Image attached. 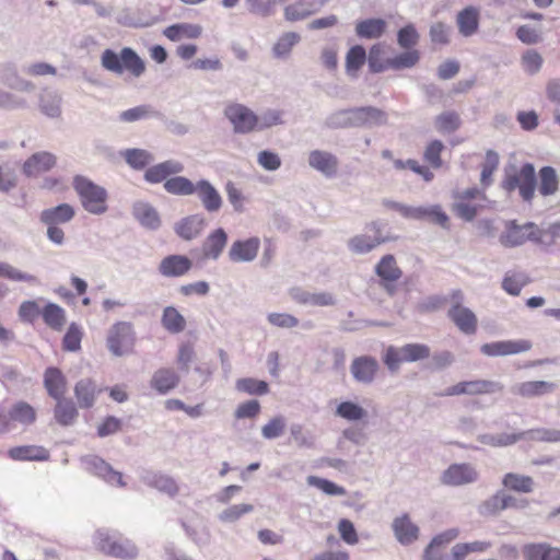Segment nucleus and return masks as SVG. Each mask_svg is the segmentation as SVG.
<instances>
[{"instance_id":"1","label":"nucleus","mask_w":560,"mask_h":560,"mask_svg":"<svg viewBox=\"0 0 560 560\" xmlns=\"http://www.w3.org/2000/svg\"><path fill=\"white\" fill-rule=\"evenodd\" d=\"M501 186L506 191H513L518 188L520 196L526 202H530L535 196L537 187V177L535 167L532 163H525L520 171L515 165H509L504 170V179Z\"/></svg>"},{"instance_id":"2","label":"nucleus","mask_w":560,"mask_h":560,"mask_svg":"<svg viewBox=\"0 0 560 560\" xmlns=\"http://www.w3.org/2000/svg\"><path fill=\"white\" fill-rule=\"evenodd\" d=\"M101 63L106 70L121 74L124 71L138 78L145 71L144 61L138 54L129 48H122L120 54H116L112 49H105L101 57Z\"/></svg>"},{"instance_id":"3","label":"nucleus","mask_w":560,"mask_h":560,"mask_svg":"<svg viewBox=\"0 0 560 560\" xmlns=\"http://www.w3.org/2000/svg\"><path fill=\"white\" fill-rule=\"evenodd\" d=\"M73 188L80 197L83 208L90 213L101 214L107 210V191L89 178L77 175Z\"/></svg>"},{"instance_id":"4","label":"nucleus","mask_w":560,"mask_h":560,"mask_svg":"<svg viewBox=\"0 0 560 560\" xmlns=\"http://www.w3.org/2000/svg\"><path fill=\"white\" fill-rule=\"evenodd\" d=\"M453 198L455 199L453 212L466 221L474 220L487 207L486 194L477 188L456 191Z\"/></svg>"},{"instance_id":"5","label":"nucleus","mask_w":560,"mask_h":560,"mask_svg":"<svg viewBox=\"0 0 560 560\" xmlns=\"http://www.w3.org/2000/svg\"><path fill=\"white\" fill-rule=\"evenodd\" d=\"M541 234V230L533 222L518 225L512 221L508 224L506 232L500 236V242L506 247L520 246L526 241L540 243Z\"/></svg>"},{"instance_id":"6","label":"nucleus","mask_w":560,"mask_h":560,"mask_svg":"<svg viewBox=\"0 0 560 560\" xmlns=\"http://www.w3.org/2000/svg\"><path fill=\"white\" fill-rule=\"evenodd\" d=\"M97 549L104 555L115 558L132 559L137 556L135 545L128 539L105 532L97 534Z\"/></svg>"},{"instance_id":"7","label":"nucleus","mask_w":560,"mask_h":560,"mask_svg":"<svg viewBox=\"0 0 560 560\" xmlns=\"http://www.w3.org/2000/svg\"><path fill=\"white\" fill-rule=\"evenodd\" d=\"M224 114L233 125L235 132L248 133L258 129L259 117L242 104L234 103L228 105Z\"/></svg>"},{"instance_id":"8","label":"nucleus","mask_w":560,"mask_h":560,"mask_svg":"<svg viewBox=\"0 0 560 560\" xmlns=\"http://www.w3.org/2000/svg\"><path fill=\"white\" fill-rule=\"evenodd\" d=\"M133 345L132 325L120 322L109 330L107 346L113 354L122 355Z\"/></svg>"},{"instance_id":"9","label":"nucleus","mask_w":560,"mask_h":560,"mask_svg":"<svg viewBox=\"0 0 560 560\" xmlns=\"http://www.w3.org/2000/svg\"><path fill=\"white\" fill-rule=\"evenodd\" d=\"M462 299L460 292L453 294L454 304L448 310V317L456 327L464 334H474L477 328V317L469 308L459 303Z\"/></svg>"},{"instance_id":"10","label":"nucleus","mask_w":560,"mask_h":560,"mask_svg":"<svg viewBox=\"0 0 560 560\" xmlns=\"http://www.w3.org/2000/svg\"><path fill=\"white\" fill-rule=\"evenodd\" d=\"M192 266V260L186 255L172 254L160 261L158 270L165 278H180L186 276Z\"/></svg>"},{"instance_id":"11","label":"nucleus","mask_w":560,"mask_h":560,"mask_svg":"<svg viewBox=\"0 0 560 560\" xmlns=\"http://www.w3.org/2000/svg\"><path fill=\"white\" fill-rule=\"evenodd\" d=\"M259 248L260 240L256 236L236 240L230 246L228 256L233 262H248L257 257Z\"/></svg>"},{"instance_id":"12","label":"nucleus","mask_w":560,"mask_h":560,"mask_svg":"<svg viewBox=\"0 0 560 560\" xmlns=\"http://www.w3.org/2000/svg\"><path fill=\"white\" fill-rule=\"evenodd\" d=\"M327 0H296L284 7L283 15L288 22H298L317 13Z\"/></svg>"},{"instance_id":"13","label":"nucleus","mask_w":560,"mask_h":560,"mask_svg":"<svg viewBox=\"0 0 560 560\" xmlns=\"http://www.w3.org/2000/svg\"><path fill=\"white\" fill-rule=\"evenodd\" d=\"M351 126L380 125L386 121V114L373 106L357 107L345 112Z\"/></svg>"},{"instance_id":"14","label":"nucleus","mask_w":560,"mask_h":560,"mask_svg":"<svg viewBox=\"0 0 560 560\" xmlns=\"http://www.w3.org/2000/svg\"><path fill=\"white\" fill-rule=\"evenodd\" d=\"M57 164V156L47 151L32 154L23 164V173L28 177H36L49 172Z\"/></svg>"},{"instance_id":"15","label":"nucleus","mask_w":560,"mask_h":560,"mask_svg":"<svg viewBox=\"0 0 560 560\" xmlns=\"http://www.w3.org/2000/svg\"><path fill=\"white\" fill-rule=\"evenodd\" d=\"M476 469L468 464H453L442 475V482L447 486H462L477 479Z\"/></svg>"},{"instance_id":"16","label":"nucleus","mask_w":560,"mask_h":560,"mask_svg":"<svg viewBox=\"0 0 560 560\" xmlns=\"http://www.w3.org/2000/svg\"><path fill=\"white\" fill-rule=\"evenodd\" d=\"M73 392L79 407L90 409L103 389L92 378H82L75 383Z\"/></svg>"},{"instance_id":"17","label":"nucleus","mask_w":560,"mask_h":560,"mask_svg":"<svg viewBox=\"0 0 560 560\" xmlns=\"http://www.w3.org/2000/svg\"><path fill=\"white\" fill-rule=\"evenodd\" d=\"M43 383L47 394L51 398L59 399L65 397L68 389V382L60 369L55 366L47 368L44 372Z\"/></svg>"},{"instance_id":"18","label":"nucleus","mask_w":560,"mask_h":560,"mask_svg":"<svg viewBox=\"0 0 560 560\" xmlns=\"http://www.w3.org/2000/svg\"><path fill=\"white\" fill-rule=\"evenodd\" d=\"M228 243V234L222 229L212 231L202 243V255L207 259L217 260L223 253Z\"/></svg>"},{"instance_id":"19","label":"nucleus","mask_w":560,"mask_h":560,"mask_svg":"<svg viewBox=\"0 0 560 560\" xmlns=\"http://www.w3.org/2000/svg\"><path fill=\"white\" fill-rule=\"evenodd\" d=\"M178 383V374L170 368H161L156 370L150 381L151 387L161 395L167 394L174 389Z\"/></svg>"},{"instance_id":"20","label":"nucleus","mask_w":560,"mask_h":560,"mask_svg":"<svg viewBox=\"0 0 560 560\" xmlns=\"http://www.w3.org/2000/svg\"><path fill=\"white\" fill-rule=\"evenodd\" d=\"M197 192L202 206L208 212H217L222 206V198L219 191L207 180H200L196 184Z\"/></svg>"},{"instance_id":"21","label":"nucleus","mask_w":560,"mask_h":560,"mask_svg":"<svg viewBox=\"0 0 560 560\" xmlns=\"http://www.w3.org/2000/svg\"><path fill=\"white\" fill-rule=\"evenodd\" d=\"M378 364L375 359L370 357H360L353 360L351 373L353 377L361 383H371L377 372Z\"/></svg>"},{"instance_id":"22","label":"nucleus","mask_w":560,"mask_h":560,"mask_svg":"<svg viewBox=\"0 0 560 560\" xmlns=\"http://www.w3.org/2000/svg\"><path fill=\"white\" fill-rule=\"evenodd\" d=\"M387 30V23L383 19H365L357 22L355 34L364 39H378Z\"/></svg>"},{"instance_id":"23","label":"nucleus","mask_w":560,"mask_h":560,"mask_svg":"<svg viewBox=\"0 0 560 560\" xmlns=\"http://www.w3.org/2000/svg\"><path fill=\"white\" fill-rule=\"evenodd\" d=\"M8 455L13 460H47L49 458V452L38 445H21L12 447L8 451Z\"/></svg>"},{"instance_id":"24","label":"nucleus","mask_w":560,"mask_h":560,"mask_svg":"<svg viewBox=\"0 0 560 560\" xmlns=\"http://www.w3.org/2000/svg\"><path fill=\"white\" fill-rule=\"evenodd\" d=\"M308 163L313 168L322 172L326 176H332L337 172L338 160L329 152L319 150L312 151L308 156Z\"/></svg>"},{"instance_id":"25","label":"nucleus","mask_w":560,"mask_h":560,"mask_svg":"<svg viewBox=\"0 0 560 560\" xmlns=\"http://www.w3.org/2000/svg\"><path fill=\"white\" fill-rule=\"evenodd\" d=\"M183 171V165L175 161H165L149 167L144 173V178L149 183H161L172 174Z\"/></svg>"},{"instance_id":"26","label":"nucleus","mask_w":560,"mask_h":560,"mask_svg":"<svg viewBox=\"0 0 560 560\" xmlns=\"http://www.w3.org/2000/svg\"><path fill=\"white\" fill-rule=\"evenodd\" d=\"M55 400L56 406L54 408V417L57 423L62 427L72 425L79 416L74 402L70 399H66L65 397Z\"/></svg>"},{"instance_id":"27","label":"nucleus","mask_w":560,"mask_h":560,"mask_svg":"<svg viewBox=\"0 0 560 560\" xmlns=\"http://www.w3.org/2000/svg\"><path fill=\"white\" fill-rule=\"evenodd\" d=\"M74 209L68 203L46 209L40 213V221L45 224H62L71 221L74 217Z\"/></svg>"},{"instance_id":"28","label":"nucleus","mask_w":560,"mask_h":560,"mask_svg":"<svg viewBox=\"0 0 560 560\" xmlns=\"http://www.w3.org/2000/svg\"><path fill=\"white\" fill-rule=\"evenodd\" d=\"M201 34L202 27L190 23L173 24L164 30V35L172 42H178L184 38L196 39Z\"/></svg>"},{"instance_id":"29","label":"nucleus","mask_w":560,"mask_h":560,"mask_svg":"<svg viewBox=\"0 0 560 560\" xmlns=\"http://www.w3.org/2000/svg\"><path fill=\"white\" fill-rule=\"evenodd\" d=\"M393 529L399 542L408 545L418 538L419 528L408 515L397 517L393 523Z\"/></svg>"},{"instance_id":"30","label":"nucleus","mask_w":560,"mask_h":560,"mask_svg":"<svg viewBox=\"0 0 560 560\" xmlns=\"http://www.w3.org/2000/svg\"><path fill=\"white\" fill-rule=\"evenodd\" d=\"M457 535L456 529H450L435 536L424 550L422 560H442V547L454 540Z\"/></svg>"},{"instance_id":"31","label":"nucleus","mask_w":560,"mask_h":560,"mask_svg":"<svg viewBox=\"0 0 560 560\" xmlns=\"http://www.w3.org/2000/svg\"><path fill=\"white\" fill-rule=\"evenodd\" d=\"M205 225V218L196 214L184 218L176 225L175 231L182 238L189 241L197 237L202 232Z\"/></svg>"},{"instance_id":"32","label":"nucleus","mask_w":560,"mask_h":560,"mask_svg":"<svg viewBox=\"0 0 560 560\" xmlns=\"http://www.w3.org/2000/svg\"><path fill=\"white\" fill-rule=\"evenodd\" d=\"M413 219L427 220L444 229L450 228L448 215L442 210L441 206L438 205L430 207H416Z\"/></svg>"},{"instance_id":"33","label":"nucleus","mask_w":560,"mask_h":560,"mask_svg":"<svg viewBox=\"0 0 560 560\" xmlns=\"http://www.w3.org/2000/svg\"><path fill=\"white\" fill-rule=\"evenodd\" d=\"M376 273L388 290L389 283L397 281L401 277V270L392 255H386L381 259L376 266Z\"/></svg>"},{"instance_id":"34","label":"nucleus","mask_w":560,"mask_h":560,"mask_svg":"<svg viewBox=\"0 0 560 560\" xmlns=\"http://www.w3.org/2000/svg\"><path fill=\"white\" fill-rule=\"evenodd\" d=\"M42 318L49 328L56 331L62 330L67 322L66 311L55 303H47L42 308Z\"/></svg>"},{"instance_id":"35","label":"nucleus","mask_w":560,"mask_h":560,"mask_svg":"<svg viewBox=\"0 0 560 560\" xmlns=\"http://www.w3.org/2000/svg\"><path fill=\"white\" fill-rule=\"evenodd\" d=\"M528 505V499L517 498L504 491H500L492 497V514L506 509L525 510Z\"/></svg>"},{"instance_id":"36","label":"nucleus","mask_w":560,"mask_h":560,"mask_svg":"<svg viewBox=\"0 0 560 560\" xmlns=\"http://www.w3.org/2000/svg\"><path fill=\"white\" fill-rule=\"evenodd\" d=\"M524 555L528 560H560V549L546 542L525 546Z\"/></svg>"},{"instance_id":"37","label":"nucleus","mask_w":560,"mask_h":560,"mask_svg":"<svg viewBox=\"0 0 560 560\" xmlns=\"http://www.w3.org/2000/svg\"><path fill=\"white\" fill-rule=\"evenodd\" d=\"M488 383L485 381H468L453 385L441 394L442 396L478 395L487 393Z\"/></svg>"},{"instance_id":"38","label":"nucleus","mask_w":560,"mask_h":560,"mask_svg":"<svg viewBox=\"0 0 560 560\" xmlns=\"http://www.w3.org/2000/svg\"><path fill=\"white\" fill-rule=\"evenodd\" d=\"M556 384L546 381H529L517 385L516 393L523 397H536L552 393Z\"/></svg>"},{"instance_id":"39","label":"nucleus","mask_w":560,"mask_h":560,"mask_svg":"<svg viewBox=\"0 0 560 560\" xmlns=\"http://www.w3.org/2000/svg\"><path fill=\"white\" fill-rule=\"evenodd\" d=\"M479 23V12L476 8L468 7L457 14V25L464 36L472 35Z\"/></svg>"},{"instance_id":"40","label":"nucleus","mask_w":560,"mask_h":560,"mask_svg":"<svg viewBox=\"0 0 560 560\" xmlns=\"http://www.w3.org/2000/svg\"><path fill=\"white\" fill-rule=\"evenodd\" d=\"M538 190L544 197L551 196L558 191L559 180L556 170L552 166H544L539 170Z\"/></svg>"},{"instance_id":"41","label":"nucleus","mask_w":560,"mask_h":560,"mask_svg":"<svg viewBox=\"0 0 560 560\" xmlns=\"http://www.w3.org/2000/svg\"><path fill=\"white\" fill-rule=\"evenodd\" d=\"M532 342L528 340H505L492 342V357L509 355L528 351Z\"/></svg>"},{"instance_id":"42","label":"nucleus","mask_w":560,"mask_h":560,"mask_svg":"<svg viewBox=\"0 0 560 560\" xmlns=\"http://www.w3.org/2000/svg\"><path fill=\"white\" fill-rule=\"evenodd\" d=\"M530 282L529 277L523 271L510 270L505 273L502 288L511 295H518L523 287Z\"/></svg>"},{"instance_id":"43","label":"nucleus","mask_w":560,"mask_h":560,"mask_svg":"<svg viewBox=\"0 0 560 560\" xmlns=\"http://www.w3.org/2000/svg\"><path fill=\"white\" fill-rule=\"evenodd\" d=\"M366 59V51L361 45L352 46L346 55L347 73L351 77H357Z\"/></svg>"},{"instance_id":"44","label":"nucleus","mask_w":560,"mask_h":560,"mask_svg":"<svg viewBox=\"0 0 560 560\" xmlns=\"http://www.w3.org/2000/svg\"><path fill=\"white\" fill-rule=\"evenodd\" d=\"M376 230H377L376 231L377 235H375L374 237H370L366 235H357V236L352 237L349 241L350 249L357 254H364V253L372 250L380 244L386 242L387 238L382 237L380 235V230L378 229H376Z\"/></svg>"},{"instance_id":"45","label":"nucleus","mask_w":560,"mask_h":560,"mask_svg":"<svg viewBox=\"0 0 560 560\" xmlns=\"http://www.w3.org/2000/svg\"><path fill=\"white\" fill-rule=\"evenodd\" d=\"M385 46L374 44L369 51L368 61L371 72L380 73L389 69V58H385Z\"/></svg>"},{"instance_id":"46","label":"nucleus","mask_w":560,"mask_h":560,"mask_svg":"<svg viewBox=\"0 0 560 560\" xmlns=\"http://www.w3.org/2000/svg\"><path fill=\"white\" fill-rule=\"evenodd\" d=\"M10 420L24 425H30L36 420L35 409L25 401H19L9 411Z\"/></svg>"},{"instance_id":"47","label":"nucleus","mask_w":560,"mask_h":560,"mask_svg":"<svg viewBox=\"0 0 560 560\" xmlns=\"http://www.w3.org/2000/svg\"><path fill=\"white\" fill-rule=\"evenodd\" d=\"M522 440L535 442H560V430L548 428H535L521 431Z\"/></svg>"},{"instance_id":"48","label":"nucleus","mask_w":560,"mask_h":560,"mask_svg":"<svg viewBox=\"0 0 560 560\" xmlns=\"http://www.w3.org/2000/svg\"><path fill=\"white\" fill-rule=\"evenodd\" d=\"M503 485L505 488L516 492L530 493L534 490L535 483L529 476L509 472L503 478Z\"/></svg>"},{"instance_id":"49","label":"nucleus","mask_w":560,"mask_h":560,"mask_svg":"<svg viewBox=\"0 0 560 560\" xmlns=\"http://www.w3.org/2000/svg\"><path fill=\"white\" fill-rule=\"evenodd\" d=\"M162 325L167 331L178 334L185 329L186 320L175 307L167 306L163 311Z\"/></svg>"},{"instance_id":"50","label":"nucleus","mask_w":560,"mask_h":560,"mask_svg":"<svg viewBox=\"0 0 560 560\" xmlns=\"http://www.w3.org/2000/svg\"><path fill=\"white\" fill-rule=\"evenodd\" d=\"M136 219L148 229H156L160 225L158 212L149 205L139 203L133 209Z\"/></svg>"},{"instance_id":"51","label":"nucleus","mask_w":560,"mask_h":560,"mask_svg":"<svg viewBox=\"0 0 560 560\" xmlns=\"http://www.w3.org/2000/svg\"><path fill=\"white\" fill-rule=\"evenodd\" d=\"M420 60V52L417 49H406V51L389 58V69L402 70L415 67Z\"/></svg>"},{"instance_id":"52","label":"nucleus","mask_w":560,"mask_h":560,"mask_svg":"<svg viewBox=\"0 0 560 560\" xmlns=\"http://www.w3.org/2000/svg\"><path fill=\"white\" fill-rule=\"evenodd\" d=\"M444 150V144L440 140L430 141L423 151V160L428 163L432 168L438 170L443 166L442 152Z\"/></svg>"},{"instance_id":"53","label":"nucleus","mask_w":560,"mask_h":560,"mask_svg":"<svg viewBox=\"0 0 560 560\" xmlns=\"http://www.w3.org/2000/svg\"><path fill=\"white\" fill-rule=\"evenodd\" d=\"M236 389L248 395H265L269 392V385L265 381L244 377L236 381Z\"/></svg>"},{"instance_id":"54","label":"nucleus","mask_w":560,"mask_h":560,"mask_svg":"<svg viewBox=\"0 0 560 560\" xmlns=\"http://www.w3.org/2000/svg\"><path fill=\"white\" fill-rule=\"evenodd\" d=\"M195 187L188 178L177 176L166 179L164 188L167 192L174 195H191L195 192Z\"/></svg>"},{"instance_id":"55","label":"nucleus","mask_w":560,"mask_h":560,"mask_svg":"<svg viewBox=\"0 0 560 560\" xmlns=\"http://www.w3.org/2000/svg\"><path fill=\"white\" fill-rule=\"evenodd\" d=\"M542 56L536 49H527L521 58L524 71L530 75L538 73L542 67Z\"/></svg>"},{"instance_id":"56","label":"nucleus","mask_w":560,"mask_h":560,"mask_svg":"<svg viewBox=\"0 0 560 560\" xmlns=\"http://www.w3.org/2000/svg\"><path fill=\"white\" fill-rule=\"evenodd\" d=\"M83 337L82 328L75 324L71 323L68 327V330L62 339V348L67 351H78L81 349V341Z\"/></svg>"},{"instance_id":"57","label":"nucleus","mask_w":560,"mask_h":560,"mask_svg":"<svg viewBox=\"0 0 560 560\" xmlns=\"http://www.w3.org/2000/svg\"><path fill=\"white\" fill-rule=\"evenodd\" d=\"M122 155L126 162L136 170L144 168L152 160L151 154L141 149H128Z\"/></svg>"},{"instance_id":"58","label":"nucleus","mask_w":560,"mask_h":560,"mask_svg":"<svg viewBox=\"0 0 560 560\" xmlns=\"http://www.w3.org/2000/svg\"><path fill=\"white\" fill-rule=\"evenodd\" d=\"M460 126L459 116L455 112H446L435 118V127L442 133H450Z\"/></svg>"},{"instance_id":"59","label":"nucleus","mask_w":560,"mask_h":560,"mask_svg":"<svg viewBox=\"0 0 560 560\" xmlns=\"http://www.w3.org/2000/svg\"><path fill=\"white\" fill-rule=\"evenodd\" d=\"M95 472L105 479L107 482L117 486H124L122 475L115 471L106 462L97 459L94 462Z\"/></svg>"},{"instance_id":"60","label":"nucleus","mask_w":560,"mask_h":560,"mask_svg":"<svg viewBox=\"0 0 560 560\" xmlns=\"http://www.w3.org/2000/svg\"><path fill=\"white\" fill-rule=\"evenodd\" d=\"M307 483L310 486L316 487L317 489L322 490L324 493L329 495H345L347 493L343 487H340L330 480L319 478L316 476H308Z\"/></svg>"},{"instance_id":"61","label":"nucleus","mask_w":560,"mask_h":560,"mask_svg":"<svg viewBox=\"0 0 560 560\" xmlns=\"http://www.w3.org/2000/svg\"><path fill=\"white\" fill-rule=\"evenodd\" d=\"M0 278H5L11 281H24L30 283L37 282V278L35 276L22 272L4 261H0Z\"/></svg>"},{"instance_id":"62","label":"nucleus","mask_w":560,"mask_h":560,"mask_svg":"<svg viewBox=\"0 0 560 560\" xmlns=\"http://www.w3.org/2000/svg\"><path fill=\"white\" fill-rule=\"evenodd\" d=\"M248 11L253 14L267 18L276 12L277 0H246Z\"/></svg>"},{"instance_id":"63","label":"nucleus","mask_w":560,"mask_h":560,"mask_svg":"<svg viewBox=\"0 0 560 560\" xmlns=\"http://www.w3.org/2000/svg\"><path fill=\"white\" fill-rule=\"evenodd\" d=\"M419 34L412 24L401 27L397 33V43L404 49H411L419 42Z\"/></svg>"},{"instance_id":"64","label":"nucleus","mask_w":560,"mask_h":560,"mask_svg":"<svg viewBox=\"0 0 560 560\" xmlns=\"http://www.w3.org/2000/svg\"><path fill=\"white\" fill-rule=\"evenodd\" d=\"M401 353L405 362H412L428 358L430 355V349L425 345L409 343L401 348Z\"/></svg>"}]
</instances>
